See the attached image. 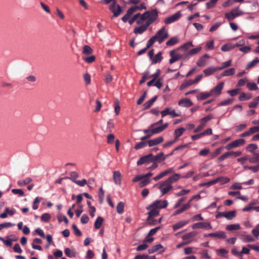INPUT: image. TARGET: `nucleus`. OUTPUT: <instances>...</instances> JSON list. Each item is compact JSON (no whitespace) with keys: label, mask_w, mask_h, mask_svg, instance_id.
Listing matches in <instances>:
<instances>
[{"label":"nucleus","mask_w":259,"mask_h":259,"mask_svg":"<svg viewBox=\"0 0 259 259\" xmlns=\"http://www.w3.org/2000/svg\"><path fill=\"white\" fill-rule=\"evenodd\" d=\"M212 96L210 92H202L197 96L198 100H203Z\"/></svg>","instance_id":"bb28decb"},{"label":"nucleus","mask_w":259,"mask_h":259,"mask_svg":"<svg viewBox=\"0 0 259 259\" xmlns=\"http://www.w3.org/2000/svg\"><path fill=\"white\" fill-rule=\"evenodd\" d=\"M162 248H163V246L161 244H158L154 245L151 248H150L148 249V253L149 254L153 253Z\"/></svg>","instance_id":"2f4dec72"},{"label":"nucleus","mask_w":259,"mask_h":259,"mask_svg":"<svg viewBox=\"0 0 259 259\" xmlns=\"http://www.w3.org/2000/svg\"><path fill=\"white\" fill-rule=\"evenodd\" d=\"M146 29L144 28V26L141 25L139 27H136L134 30V32L135 34H142L145 32Z\"/></svg>","instance_id":"de8ad7c7"},{"label":"nucleus","mask_w":259,"mask_h":259,"mask_svg":"<svg viewBox=\"0 0 259 259\" xmlns=\"http://www.w3.org/2000/svg\"><path fill=\"white\" fill-rule=\"evenodd\" d=\"M190 207V202H189L187 204L184 205L181 208L175 211L174 214L177 215V214H180V213H182V212L188 209Z\"/></svg>","instance_id":"f704fd0d"},{"label":"nucleus","mask_w":259,"mask_h":259,"mask_svg":"<svg viewBox=\"0 0 259 259\" xmlns=\"http://www.w3.org/2000/svg\"><path fill=\"white\" fill-rule=\"evenodd\" d=\"M217 183L220 182L222 184H226L230 181V179L227 177H219L215 179Z\"/></svg>","instance_id":"864d4df0"},{"label":"nucleus","mask_w":259,"mask_h":259,"mask_svg":"<svg viewBox=\"0 0 259 259\" xmlns=\"http://www.w3.org/2000/svg\"><path fill=\"white\" fill-rule=\"evenodd\" d=\"M245 143V140L243 139H239L228 144L225 147V148L227 150H229L233 148L243 145Z\"/></svg>","instance_id":"20e7f679"},{"label":"nucleus","mask_w":259,"mask_h":259,"mask_svg":"<svg viewBox=\"0 0 259 259\" xmlns=\"http://www.w3.org/2000/svg\"><path fill=\"white\" fill-rule=\"evenodd\" d=\"M152 157L153 154L152 153H149L141 157L137 161V164L138 165H140L143 164H149L152 162Z\"/></svg>","instance_id":"39448f33"},{"label":"nucleus","mask_w":259,"mask_h":259,"mask_svg":"<svg viewBox=\"0 0 259 259\" xmlns=\"http://www.w3.org/2000/svg\"><path fill=\"white\" fill-rule=\"evenodd\" d=\"M114 126L112 119H110L107 122V132H111Z\"/></svg>","instance_id":"052dcab7"},{"label":"nucleus","mask_w":259,"mask_h":259,"mask_svg":"<svg viewBox=\"0 0 259 259\" xmlns=\"http://www.w3.org/2000/svg\"><path fill=\"white\" fill-rule=\"evenodd\" d=\"M157 98V96H155L153 98H152L151 99H150V100L145 102L143 105L144 109L145 110H146V109L150 108L152 106V105L153 104V103L155 102Z\"/></svg>","instance_id":"b1692460"},{"label":"nucleus","mask_w":259,"mask_h":259,"mask_svg":"<svg viewBox=\"0 0 259 259\" xmlns=\"http://www.w3.org/2000/svg\"><path fill=\"white\" fill-rule=\"evenodd\" d=\"M224 85V83L222 82L212 88L210 91L212 96H218L220 95L223 89Z\"/></svg>","instance_id":"1a4fd4ad"},{"label":"nucleus","mask_w":259,"mask_h":259,"mask_svg":"<svg viewBox=\"0 0 259 259\" xmlns=\"http://www.w3.org/2000/svg\"><path fill=\"white\" fill-rule=\"evenodd\" d=\"M157 40L156 38V37H154V36H152L148 41L146 45V48L147 49H149L151 46H152L153 44L155 42V41Z\"/></svg>","instance_id":"69168bd1"},{"label":"nucleus","mask_w":259,"mask_h":259,"mask_svg":"<svg viewBox=\"0 0 259 259\" xmlns=\"http://www.w3.org/2000/svg\"><path fill=\"white\" fill-rule=\"evenodd\" d=\"M165 159V157H164V154L163 152H161L157 155L154 156L153 155V157L152 158V162H160Z\"/></svg>","instance_id":"5701e85b"},{"label":"nucleus","mask_w":259,"mask_h":259,"mask_svg":"<svg viewBox=\"0 0 259 259\" xmlns=\"http://www.w3.org/2000/svg\"><path fill=\"white\" fill-rule=\"evenodd\" d=\"M201 50V47H199L196 48L192 49L188 51L186 55H185V59H189V56H193L199 52Z\"/></svg>","instance_id":"6ab92c4d"},{"label":"nucleus","mask_w":259,"mask_h":259,"mask_svg":"<svg viewBox=\"0 0 259 259\" xmlns=\"http://www.w3.org/2000/svg\"><path fill=\"white\" fill-rule=\"evenodd\" d=\"M178 104L179 105L185 107H189L193 105V103L191 101L187 98H184L180 100Z\"/></svg>","instance_id":"dca6fc26"},{"label":"nucleus","mask_w":259,"mask_h":259,"mask_svg":"<svg viewBox=\"0 0 259 259\" xmlns=\"http://www.w3.org/2000/svg\"><path fill=\"white\" fill-rule=\"evenodd\" d=\"M182 14L180 11L177 12L172 16L166 18L164 20L166 24H169L177 21L181 16Z\"/></svg>","instance_id":"9d476101"},{"label":"nucleus","mask_w":259,"mask_h":259,"mask_svg":"<svg viewBox=\"0 0 259 259\" xmlns=\"http://www.w3.org/2000/svg\"><path fill=\"white\" fill-rule=\"evenodd\" d=\"M93 49L89 46H84L83 48L82 53L84 55H90L93 53Z\"/></svg>","instance_id":"a19ab883"},{"label":"nucleus","mask_w":259,"mask_h":259,"mask_svg":"<svg viewBox=\"0 0 259 259\" xmlns=\"http://www.w3.org/2000/svg\"><path fill=\"white\" fill-rule=\"evenodd\" d=\"M258 63H259V58L256 57L252 61L249 62L246 66V69H249L254 66H255Z\"/></svg>","instance_id":"e433bc0d"},{"label":"nucleus","mask_w":259,"mask_h":259,"mask_svg":"<svg viewBox=\"0 0 259 259\" xmlns=\"http://www.w3.org/2000/svg\"><path fill=\"white\" fill-rule=\"evenodd\" d=\"M198 233L196 231H192L184 235L182 237V239L185 241L192 240V239L196 237Z\"/></svg>","instance_id":"2eb2a0df"},{"label":"nucleus","mask_w":259,"mask_h":259,"mask_svg":"<svg viewBox=\"0 0 259 259\" xmlns=\"http://www.w3.org/2000/svg\"><path fill=\"white\" fill-rule=\"evenodd\" d=\"M252 97L251 93L245 94L244 93H241L239 97V100L241 101L248 100L251 99Z\"/></svg>","instance_id":"393cba45"},{"label":"nucleus","mask_w":259,"mask_h":259,"mask_svg":"<svg viewBox=\"0 0 259 259\" xmlns=\"http://www.w3.org/2000/svg\"><path fill=\"white\" fill-rule=\"evenodd\" d=\"M228 154L229 157H232L235 158V157H237L238 156H240L242 154V152H241V151H236V152L231 151H228Z\"/></svg>","instance_id":"3c124183"},{"label":"nucleus","mask_w":259,"mask_h":259,"mask_svg":"<svg viewBox=\"0 0 259 259\" xmlns=\"http://www.w3.org/2000/svg\"><path fill=\"white\" fill-rule=\"evenodd\" d=\"M168 205L167 200L162 201L157 200L146 207L147 209H150L151 207H154L159 210L160 209L165 208Z\"/></svg>","instance_id":"f03ea898"},{"label":"nucleus","mask_w":259,"mask_h":259,"mask_svg":"<svg viewBox=\"0 0 259 259\" xmlns=\"http://www.w3.org/2000/svg\"><path fill=\"white\" fill-rule=\"evenodd\" d=\"M0 241H2L7 246L10 247L12 245V240L11 239L6 240L3 237L0 236Z\"/></svg>","instance_id":"bf43d9fd"},{"label":"nucleus","mask_w":259,"mask_h":259,"mask_svg":"<svg viewBox=\"0 0 259 259\" xmlns=\"http://www.w3.org/2000/svg\"><path fill=\"white\" fill-rule=\"evenodd\" d=\"M149 76H150V73L148 71L145 72L142 77V79L140 81V84H142L143 83H144L145 82V81L146 80V79L148 77H149Z\"/></svg>","instance_id":"338daca9"},{"label":"nucleus","mask_w":259,"mask_h":259,"mask_svg":"<svg viewBox=\"0 0 259 259\" xmlns=\"http://www.w3.org/2000/svg\"><path fill=\"white\" fill-rule=\"evenodd\" d=\"M229 251L225 248H220L216 250V253L218 255L222 257H226Z\"/></svg>","instance_id":"7c9ffc66"},{"label":"nucleus","mask_w":259,"mask_h":259,"mask_svg":"<svg viewBox=\"0 0 259 259\" xmlns=\"http://www.w3.org/2000/svg\"><path fill=\"white\" fill-rule=\"evenodd\" d=\"M65 254L69 257H74L76 256V252L71 250L69 248H66L64 250Z\"/></svg>","instance_id":"ea45409f"},{"label":"nucleus","mask_w":259,"mask_h":259,"mask_svg":"<svg viewBox=\"0 0 259 259\" xmlns=\"http://www.w3.org/2000/svg\"><path fill=\"white\" fill-rule=\"evenodd\" d=\"M240 229V226L239 224H231L227 225L226 227V229L228 231H233V230H238Z\"/></svg>","instance_id":"c9c22d12"},{"label":"nucleus","mask_w":259,"mask_h":259,"mask_svg":"<svg viewBox=\"0 0 259 259\" xmlns=\"http://www.w3.org/2000/svg\"><path fill=\"white\" fill-rule=\"evenodd\" d=\"M232 99H227L224 101L221 102L218 105L220 106H227L230 105L232 103Z\"/></svg>","instance_id":"6e6d98bb"},{"label":"nucleus","mask_w":259,"mask_h":259,"mask_svg":"<svg viewBox=\"0 0 259 259\" xmlns=\"http://www.w3.org/2000/svg\"><path fill=\"white\" fill-rule=\"evenodd\" d=\"M189 223L188 221H182L181 222H179L176 224H175L172 228L174 230H177L178 229H179L184 226H185L186 225H187Z\"/></svg>","instance_id":"a878e982"},{"label":"nucleus","mask_w":259,"mask_h":259,"mask_svg":"<svg viewBox=\"0 0 259 259\" xmlns=\"http://www.w3.org/2000/svg\"><path fill=\"white\" fill-rule=\"evenodd\" d=\"M51 219V215L48 213H43L41 216V220L42 221L47 222H48Z\"/></svg>","instance_id":"0e129e2a"},{"label":"nucleus","mask_w":259,"mask_h":259,"mask_svg":"<svg viewBox=\"0 0 259 259\" xmlns=\"http://www.w3.org/2000/svg\"><path fill=\"white\" fill-rule=\"evenodd\" d=\"M209 56L207 54H205L202 56L197 62V65L199 67H203L206 64V58H208Z\"/></svg>","instance_id":"4be33fe9"},{"label":"nucleus","mask_w":259,"mask_h":259,"mask_svg":"<svg viewBox=\"0 0 259 259\" xmlns=\"http://www.w3.org/2000/svg\"><path fill=\"white\" fill-rule=\"evenodd\" d=\"M258 100L256 98H255L253 101L250 102L249 104H248V107L249 108H255L257 106L258 104Z\"/></svg>","instance_id":"680f3d73"},{"label":"nucleus","mask_w":259,"mask_h":259,"mask_svg":"<svg viewBox=\"0 0 259 259\" xmlns=\"http://www.w3.org/2000/svg\"><path fill=\"white\" fill-rule=\"evenodd\" d=\"M159 188L162 195H164L172 189V186L170 184L166 183L165 181L160 184Z\"/></svg>","instance_id":"9b49d317"},{"label":"nucleus","mask_w":259,"mask_h":259,"mask_svg":"<svg viewBox=\"0 0 259 259\" xmlns=\"http://www.w3.org/2000/svg\"><path fill=\"white\" fill-rule=\"evenodd\" d=\"M235 73V69L234 68H231L225 70L222 74L223 76L233 75Z\"/></svg>","instance_id":"c85d7f7f"},{"label":"nucleus","mask_w":259,"mask_h":259,"mask_svg":"<svg viewBox=\"0 0 259 259\" xmlns=\"http://www.w3.org/2000/svg\"><path fill=\"white\" fill-rule=\"evenodd\" d=\"M103 219L101 217H98L95 221L94 227L96 229H99L101 227L103 222Z\"/></svg>","instance_id":"473e14b6"},{"label":"nucleus","mask_w":259,"mask_h":259,"mask_svg":"<svg viewBox=\"0 0 259 259\" xmlns=\"http://www.w3.org/2000/svg\"><path fill=\"white\" fill-rule=\"evenodd\" d=\"M180 178V175L178 174H175L172 176L170 177L166 180H165V183L171 185V184L178 181Z\"/></svg>","instance_id":"aec40b11"},{"label":"nucleus","mask_w":259,"mask_h":259,"mask_svg":"<svg viewBox=\"0 0 259 259\" xmlns=\"http://www.w3.org/2000/svg\"><path fill=\"white\" fill-rule=\"evenodd\" d=\"M207 236L218 239H225L227 237L226 233L221 231L207 234Z\"/></svg>","instance_id":"ddd939ff"},{"label":"nucleus","mask_w":259,"mask_h":259,"mask_svg":"<svg viewBox=\"0 0 259 259\" xmlns=\"http://www.w3.org/2000/svg\"><path fill=\"white\" fill-rule=\"evenodd\" d=\"M257 148V146L255 144H250L247 147V149L251 153H253Z\"/></svg>","instance_id":"e2e57ef3"},{"label":"nucleus","mask_w":259,"mask_h":259,"mask_svg":"<svg viewBox=\"0 0 259 259\" xmlns=\"http://www.w3.org/2000/svg\"><path fill=\"white\" fill-rule=\"evenodd\" d=\"M152 14L153 10L151 11H148L145 12L144 14L140 16L141 20L144 21L146 19L148 20V19H149V18H150V17H151Z\"/></svg>","instance_id":"cd10ccee"},{"label":"nucleus","mask_w":259,"mask_h":259,"mask_svg":"<svg viewBox=\"0 0 259 259\" xmlns=\"http://www.w3.org/2000/svg\"><path fill=\"white\" fill-rule=\"evenodd\" d=\"M193 47V45L191 41L187 42L179 48V50H182L184 52H187L190 47Z\"/></svg>","instance_id":"58836bf2"},{"label":"nucleus","mask_w":259,"mask_h":259,"mask_svg":"<svg viewBox=\"0 0 259 259\" xmlns=\"http://www.w3.org/2000/svg\"><path fill=\"white\" fill-rule=\"evenodd\" d=\"M232 64V60H229L228 61L223 62L220 67H218L219 70H222L227 67H230Z\"/></svg>","instance_id":"49530a36"},{"label":"nucleus","mask_w":259,"mask_h":259,"mask_svg":"<svg viewBox=\"0 0 259 259\" xmlns=\"http://www.w3.org/2000/svg\"><path fill=\"white\" fill-rule=\"evenodd\" d=\"M154 37H156L159 44L162 43L165 38L168 37L167 32L165 31V27H163L158 30Z\"/></svg>","instance_id":"7ed1b4c3"},{"label":"nucleus","mask_w":259,"mask_h":259,"mask_svg":"<svg viewBox=\"0 0 259 259\" xmlns=\"http://www.w3.org/2000/svg\"><path fill=\"white\" fill-rule=\"evenodd\" d=\"M124 203L122 202H119L116 206V211L119 214H122L124 212Z\"/></svg>","instance_id":"4c0bfd02"},{"label":"nucleus","mask_w":259,"mask_h":259,"mask_svg":"<svg viewBox=\"0 0 259 259\" xmlns=\"http://www.w3.org/2000/svg\"><path fill=\"white\" fill-rule=\"evenodd\" d=\"M32 181L30 178H27L24 180H19L18 181L17 184L20 187H22L27 184H29Z\"/></svg>","instance_id":"72a5a7b5"},{"label":"nucleus","mask_w":259,"mask_h":259,"mask_svg":"<svg viewBox=\"0 0 259 259\" xmlns=\"http://www.w3.org/2000/svg\"><path fill=\"white\" fill-rule=\"evenodd\" d=\"M73 182L81 187L84 186L85 184L88 183V182L85 179H83L81 181L73 180Z\"/></svg>","instance_id":"4d7b16f0"},{"label":"nucleus","mask_w":259,"mask_h":259,"mask_svg":"<svg viewBox=\"0 0 259 259\" xmlns=\"http://www.w3.org/2000/svg\"><path fill=\"white\" fill-rule=\"evenodd\" d=\"M113 180L117 185H120L121 182V174L119 171L113 172Z\"/></svg>","instance_id":"f3484780"},{"label":"nucleus","mask_w":259,"mask_h":259,"mask_svg":"<svg viewBox=\"0 0 259 259\" xmlns=\"http://www.w3.org/2000/svg\"><path fill=\"white\" fill-rule=\"evenodd\" d=\"M114 105L115 112L116 113V115H117L119 114V112H120V105H119V101L118 100H116L114 102Z\"/></svg>","instance_id":"13d9d810"},{"label":"nucleus","mask_w":259,"mask_h":259,"mask_svg":"<svg viewBox=\"0 0 259 259\" xmlns=\"http://www.w3.org/2000/svg\"><path fill=\"white\" fill-rule=\"evenodd\" d=\"M219 70L218 68L209 67L203 70V72L205 76H209L212 74L215 71Z\"/></svg>","instance_id":"c756f323"},{"label":"nucleus","mask_w":259,"mask_h":259,"mask_svg":"<svg viewBox=\"0 0 259 259\" xmlns=\"http://www.w3.org/2000/svg\"><path fill=\"white\" fill-rule=\"evenodd\" d=\"M213 118V116L211 114H209L204 117L201 119L200 122L204 126L206 123L210 120Z\"/></svg>","instance_id":"8fccbe9b"},{"label":"nucleus","mask_w":259,"mask_h":259,"mask_svg":"<svg viewBox=\"0 0 259 259\" xmlns=\"http://www.w3.org/2000/svg\"><path fill=\"white\" fill-rule=\"evenodd\" d=\"M178 42V39L177 37H172L169 39L166 42V45L168 46H171L176 44Z\"/></svg>","instance_id":"603ef678"},{"label":"nucleus","mask_w":259,"mask_h":259,"mask_svg":"<svg viewBox=\"0 0 259 259\" xmlns=\"http://www.w3.org/2000/svg\"><path fill=\"white\" fill-rule=\"evenodd\" d=\"M162 53L161 52H159L152 59V63L156 64L158 62H160L162 60Z\"/></svg>","instance_id":"79ce46f5"},{"label":"nucleus","mask_w":259,"mask_h":259,"mask_svg":"<svg viewBox=\"0 0 259 259\" xmlns=\"http://www.w3.org/2000/svg\"><path fill=\"white\" fill-rule=\"evenodd\" d=\"M236 216V211L234 210L226 212L225 218L229 220H232Z\"/></svg>","instance_id":"a18cd8bd"},{"label":"nucleus","mask_w":259,"mask_h":259,"mask_svg":"<svg viewBox=\"0 0 259 259\" xmlns=\"http://www.w3.org/2000/svg\"><path fill=\"white\" fill-rule=\"evenodd\" d=\"M158 17V11L157 10L154 9L153 10V14H152L151 17L148 19L145 24L142 25L144 26V28L147 30V28L153 23L154 21H156Z\"/></svg>","instance_id":"0eeeda50"},{"label":"nucleus","mask_w":259,"mask_h":259,"mask_svg":"<svg viewBox=\"0 0 259 259\" xmlns=\"http://www.w3.org/2000/svg\"><path fill=\"white\" fill-rule=\"evenodd\" d=\"M235 48V46H233L232 45L230 44H228L223 45L221 47V50L223 52H228L232 49H234Z\"/></svg>","instance_id":"37998d69"},{"label":"nucleus","mask_w":259,"mask_h":259,"mask_svg":"<svg viewBox=\"0 0 259 259\" xmlns=\"http://www.w3.org/2000/svg\"><path fill=\"white\" fill-rule=\"evenodd\" d=\"M110 10L113 13V15L115 17H118L121 13V7L119 5L116 4V2L112 3L110 6Z\"/></svg>","instance_id":"423d86ee"},{"label":"nucleus","mask_w":259,"mask_h":259,"mask_svg":"<svg viewBox=\"0 0 259 259\" xmlns=\"http://www.w3.org/2000/svg\"><path fill=\"white\" fill-rule=\"evenodd\" d=\"M163 141V138L162 137L160 136L155 139L149 140L147 142V144H148L149 147L154 146L157 145L161 143H162Z\"/></svg>","instance_id":"4468645a"},{"label":"nucleus","mask_w":259,"mask_h":259,"mask_svg":"<svg viewBox=\"0 0 259 259\" xmlns=\"http://www.w3.org/2000/svg\"><path fill=\"white\" fill-rule=\"evenodd\" d=\"M42 199L41 197H36L33 201L32 208L34 210H36L38 207V204Z\"/></svg>","instance_id":"c03bdc74"},{"label":"nucleus","mask_w":259,"mask_h":259,"mask_svg":"<svg viewBox=\"0 0 259 259\" xmlns=\"http://www.w3.org/2000/svg\"><path fill=\"white\" fill-rule=\"evenodd\" d=\"M150 211L148 212V220H150V219L156 217L159 214V210L154 207H151L150 208Z\"/></svg>","instance_id":"412c9836"},{"label":"nucleus","mask_w":259,"mask_h":259,"mask_svg":"<svg viewBox=\"0 0 259 259\" xmlns=\"http://www.w3.org/2000/svg\"><path fill=\"white\" fill-rule=\"evenodd\" d=\"M243 14V12L240 10L238 7L233 9L230 12L226 13L225 14V17L228 21H231L236 17Z\"/></svg>","instance_id":"f257e3e1"},{"label":"nucleus","mask_w":259,"mask_h":259,"mask_svg":"<svg viewBox=\"0 0 259 259\" xmlns=\"http://www.w3.org/2000/svg\"><path fill=\"white\" fill-rule=\"evenodd\" d=\"M193 229H211L212 226L209 222H199L194 224L192 226Z\"/></svg>","instance_id":"6e6552de"},{"label":"nucleus","mask_w":259,"mask_h":259,"mask_svg":"<svg viewBox=\"0 0 259 259\" xmlns=\"http://www.w3.org/2000/svg\"><path fill=\"white\" fill-rule=\"evenodd\" d=\"M170 59L169 60V63L170 64H172L173 63L178 61L179 60L181 59V58L185 57V55H181V54H175V51H171L170 52Z\"/></svg>","instance_id":"f8f14e48"},{"label":"nucleus","mask_w":259,"mask_h":259,"mask_svg":"<svg viewBox=\"0 0 259 259\" xmlns=\"http://www.w3.org/2000/svg\"><path fill=\"white\" fill-rule=\"evenodd\" d=\"M246 85L250 91H255L258 89L257 85L254 82H248Z\"/></svg>","instance_id":"09e8293b"},{"label":"nucleus","mask_w":259,"mask_h":259,"mask_svg":"<svg viewBox=\"0 0 259 259\" xmlns=\"http://www.w3.org/2000/svg\"><path fill=\"white\" fill-rule=\"evenodd\" d=\"M252 233L256 238L259 236V224L252 230Z\"/></svg>","instance_id":"774afa93"},{"label":"nucleus","mask_w":259,"mask_h":259,"mask_svg":"<svg viewBox=\"0 0 259 259\" xmlns=\"http://www.w3.org/2000/svg\"><path fill=\"white\" fill-rule=\"evenodd\" d=\"M57 219L60 223L64 221L66 224L68 223V220L66 217L62 214H58L57 215Z\"/></svg>","instance_id":"5fc2aeb1"},{"label":"nucleus","mask_w":259,"mask_h":259,"mask_svg":"<svg viewBox=\"0 0 259 259\" xmlns=\"http://www.w3.org/2000/svg\"><path fill=\"white\" fill-rule=\"evenodd\" d=\"M185 131L186 128L183 127L176 129L174 132V139L177 141L179 138L183 134Z\"/></svg>","instance_id":"a211bd4d"}]
</instances>
